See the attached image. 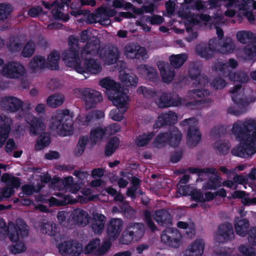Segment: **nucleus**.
I'll return each mask as SVG.
<instances>
[{
    "mask_svg": "<svg viewBox=\"0 0 256 256\" xmlns=\"http://www.w3.org/2000/svg\"><path fill=\"white\" fill-rule=\"evenodd\" d=\"M219 52L222 54H231L236 48V46L232 40L230 38H226L224 40H220Z\"/></svg>",
    "mask_w": 256,
    "mask_h": 256,
    "instance_id": "33",
    "label": "nucleus"
},
{
    "mask_svg": "<svg viewBox=\"0 0 256 256\" xmlns=\"http://www.w3.org/2000/svg\"><path fill=\"white\" fill-rule=\"evenodd\" d=\"M184 125H190L188 130L187 144L190 147L196 146L201 139V134L196 126L197 120L196 118H192L186 119L183 121Z\"/></svg>",
    "mask_w": 256,
    "mask_h": 256,
    "instance_id": "9",
    "label": "nucleus"
},
{
    "mask_svg": "<svg viewBox=\"0 0 256 256\" xmlns=\"http://www.w3.org/2000/svg\"><path fill=\"white\" fill-rule=\"evenodd\" d=\"M12 120L0 113V148L4 144L12 126Z\"/></svg>",
    "mask_w": 256,
    "mask_h": 256,
    "instance_id": "23",
    "label": "nucleus"
},
{
    "mask_svg": "<svg viewBox=\"0 0 256 256\" xmlns=\"http://www.w3.org/2000/svg\"><path fill=\"white\" fill-rule=\"evenodd\" d=\"M73 125L72 118L70 116V110H57L52 116L49 127L60 136H65L70 130Z\"/></svg>",
    "mask_w": 256,
    "mask_h": 256,
    "instance_id": "3",
    "label": "nucleus"
},
{
    "mask_svg": "<svg viewBox=\"0 0 256 256\" xmlns=\"http://www.w3.org/2000/svg\"><path fill=\"white\" fill-rule=\"evenodd\" d=\"M196 99H190L186 96V98H180L181 101L180 104L184 105L188 108L190 109H196L202 107V102L195 100Z\"/></svg>",
    "mask_w": 256,
    "mask_h": 256,
    "instance_id": "54",
    "label": "nucleus"
},
{
    "mask_svg": "<svg viewBox=\"0 0 256 256\" xmlns=\"http://www.w3.org/2000/svg\"><path fill=\"white\" fill-rule=\"evenodd\" d=\"M231 132L240 142L231 151L234 156L247 158L256 152V120L237 121L233 124Z\"/></svg>",
    "mask_w": 256,
    "mask_h": 256,
    "instance_id": "1",
    "label": "nucleus"
},
{
    "mask_svg": "<svg viewBox=\"0 0 256 256\" xmlns=\"http://www.w3.org/2000/svg\"><path fill=\"white\" fill-rule=\"evenodd\" d=\"M138 92L148 98H154L159 94V92L154 88L142 86L138 88Z\"/></svg>",
    "mask_w": 256,
    "mask_h": 256,
    "instance_id": "53",
    "label": "nucleus"
},
{
    "mask_svg": "<svg viewBox=\"0 0 256 256\" xmlns=\"http://www.w3.org/2000/svg\"><path fill=\"white\" fill-rule=\"evenodd\" d=\"M228 77L231 80L241 83H246L250 80L248 74L242 70L237 72H230Z\"/></svg>",
    "mask_w": 256,
    "mask_h": 256,
    "instance_id": "37",
    "label": "nucleus"
},
{
    "mask_svg": "<svg viewBox=\"0 0 256 256\" xmlns=\"http://www.w3.org/2000/svg\"><path fill=\"white\" fill-rule=\"evenodd\" d=\"M13 11L12 6L8 3L0 4V21L7 20Z\"/></svg>",
    "mask_w": 256,
    "mask_h": 256,
    "instance_id": "44",
    "label": "nucleus"
},
{
    "mask_svg": "<svg viewBox=\"0 0 256 256\" xmlns=\"http://www.w3.org/2000/svg\"><path fill=\"white\" fill-rule=\"evenodd\" d=\"M120 78L122 82H124L126 86H135L138 82V78L133 74H128L125 72L121 73L120 75Z\"/></svg>",
    "mask_w": 256,
    "mask_h": 256,
    "instance_id": "45",
    "label": "nucleus"
},
{
    "mask_svg": "<svg viewBox=\"0 0 256 256\" xmlns=\"http://www.w3.org/2000/svg\"><path fill=\"white\" fill-rule=\"evenodd\" d=\"M138 68L146 75V78L150 80L154 81L158 78L156 70L153 68H148L146 65L142 64L138 66Z\"/></svg>",
    "mask_w": 256,
    "mask_h": 256,
    "instance_id": "43",
    "label": "nucleus"
},
{
    "mask_svg": "<svg viewBox=\"0 0 256 256\" xmlns=\"http://www.w3.org/2000/svg\"><path fill=\"white\" fill-rule=\"evenodd\" d=\"M234 238L232 226L226 222L220 224L215 234V240L219 243L231 240Z\"/></svg>",
    "mask_w": 256,
    "mask_h": 256,
    "instance_id": "17",
    "label": "nucleus"
},
{
    "mask_svg": "<svg viewBox=\"0 0 256 256\" xmlns=\"http://www.w3.org/2000/svg\"><path fill=\"white\" fill-rule=\"evenodd\" d=\"M58 252L62 256H78L82 247L74 240L64 241L58 246Z\"/></svg>",
    "mask_w": 256,
    "mask_h": 256,
    "instance_id": "18",
    "label": "nucleus"
},
{
    "mask_svg": "<svg viewBox=\"0 0 256 256\" xmlns=\"http://www.w3.org/2000/svg\"><path fill=\"white\" fill-rule=\"evenodd\" d=\"M236 38L240 42L246 44L254 38V34L250 32L240 31L237 32Z\"/></svg>",
    "mask_w": 256,
    "mask_h": 256,
    "instance_id": "59",
    "label": "nucleus"
},
{
    "mask_svg": "<svg viewBox=\"0 0 256 256\" xmlns=\"http://www.w3.org/2000/svg\"><path fill=\"white\" fill-rule=\"evenodd\" d=\"M100 240L99 238L91 240L84 248L85 253L92 254L95 256H102L105 254L111 247V242L106 240L100 246Z\"/></svg>",
    "mask_w": 256,
    "mask_h": 256,
    "instance_id": "8",
    "label": "nucleus"
},
{
    "mask_svg": "<svg viewBox=\"0 0 256 256\" xmlns=\"http://www.w3.org/2000/svg\"><path fill=\"white\" fill-rule=\"evenodd\" d=\"M46 63L44 57L41 56H36L29 62L28 66L30 70L36 73L44 68Z\"/></svg>",
    "mask_w": 256,
    "mask_h": 256,
    "instance_id": "32",
    "label": "nucleus"
},
{
    "mask_svg": "<svg viewBox=\"0 0 256 256\" xmlns=\"http://www.w3.org/2000/svg\"><path fill=\"white\" fill-rule=\"evenodd\" d=\"M188 56L185 54L172 55L169 59L172 66L175 68L181 67L187 60Z\"/></svg>",
    "mask_w": 256,
    "mask_h": 256,
    "instance_id": "40",
    "label": "nucleus"
},
{
    "mask_svg": "<svg viewBox=\"0 0 256 256\" xmlns=\"http://www.w3.org/2000/svg\"><path fill=\"white\" fill-rule=\"evenodd\" d=\"M246 58L252 60L256 56V40L246 46L244 48Z\"/></svg>",
    "mask_w": 256,
    "mask_h": 256,
    "instance_id": "46",
    "label": "nucleus"
},
{
    "mask_svg": "<svg viewBox=\"0 0 256 256\" xmlns=\"http://www.w3.org/2000/svg\"><path fill=\"white\" fill-rule=\"evenodd\" d=\"M157 66L163 81L164 82H171L174 78L175 74L168 64L159 61L157 62Z\"/></svg>",
    "mask_w": 256,
    "mask_h": 256,
    "instance_id": "28",
    "label": "nucleus"
},
{
    "mask_svg": "<svg viewBox=\"0 0 256 256\" xmlns=\"http://www.w3.org/2000/svg\"><path fill=\"white\" fill-rule=\"evenodd\" d=\"M157 96L155 102L159 108H164L180 105V97L174 98L170 94L160 92H159Z\"/></svg>",
    "mask_w": 256,
    "mask_h": 256,
    "instance_id": "19",
    "label": "nucleus"
},
{
    "mask_svg": "<svg viewBox=\"0 0 256 256\" xmlns=\"http://www.w3.org/2000/svg\"><path fill=\"white\" fill-rule=\"evenodd\" d=\"M204 244L202 240H196L185 250L186 256H201L204 252Z\"/></svg>",
    "mask_w": 256,
    "mask_h": 256,
    "instance_id": "29",
    "label": "nucleus"
},
{
    "mask_svg": "<svg viewBox=\"0 0 256 256\" xmlns=\"http://www.w3.org/2000/svg\"><path fill=\"white\" fill-rule=\"evenodd\" d=\"M60 59V53L56 51H52L47 58V64L52 70L58 68V62Z\"/></svg>",
    "mask_w": 256,
    "mask_h": 256,
    "instance_id": "42",
    "label": "nucleus"
},
{
    "mask_svg": "<svg viewBox=\"0 0 256 256\" xmlns=\"http://www.w3.org/2000/svg\"><path fill=\"white\" fill-rule=\"evenodd\" d=\"M178 116L175 112L169 111L168 112L162 113L158 117L154 125V128H160L164 126H170L177 122Z\"/></svg>",
    "mask_w": 256,
    "mask_h": 256,
    "instance_id": "24",
    "label": "nucleus"
},
{
    "mask_svg": "<svg viewBox=\"0 0 256 256\" xmlns=\"http://www.w3.org/2000/svg\"><path fill=\"white\" fill-rule=\"evenodd\" d=\"M120 54V51L118 48L114 46H110L106 49H101L98 52L100 58L108 65L115 63Z\"/></svg>",
    "mask_w": 256,
    "mask_h": 256,
    "instance_id": "21",
    "label": "nucleus"
},
{
    "mask_svg": "<svg viewBox=\"0 0 256 256\" xmlns=\"http://www.w3.org/2000/svg\"><path fill=\"white\" fill-rule=\"evenodd\" d=\"M50 143V136L48 133H41L35 145L36 150H41Z\"/></svg>",
    "mask_w": 256,
    "mask_h": 256,
    "instance_id": "47",
    "label": "nucleus"
},
{
    "mask_svg": "<svg viewBox=\"0 0 256 256\" xmlns=\"http://www.w3.org/2000/svg\"><path fill=\"white\" fill-rule=\"evenodd\" d=\"M181 234L176 229L168 228L163 231L161 235V241L168 246L177 248L181 244Z\"/></svg>",
    "mask_w": 256,
    "mask_h": 256,
    "instance_id": "15",
    "label": "nucleus"
},
{
    "mask_svg": "<svg viewBox=\"0 0 256 256\" xmlns=\"http://www.w3.org/2000/svg\"><path fill=\"white\" fill-rule=\"evenodd\" d=\"M152 216L156 222L161 226L167 224L171 222V216L166 210H156Z\"/></svg>",
    "mask_w": 256,
    "mask_h": 256,
    "instance_id": "31",
    "label": "nucleus"
},
{
    "mask_svg": "<svg viewBox=\"0 0 256 256\" xmlns=\"http://www.w3.org/2000/svg\"><path fill=\"white\" fill-rule=\"evenodd\" d=\"M82 94L85 100L86 109H90L95 107L96 104L102 101L101 94L95 90L86 88L82 92Z\"/></svg>",
    "mask_w": 256,
    "mask_h": 256,
    "instance_id": "22",
    "label": "nucleus"
},
{
    "mask_svg": "<svg viewBox=\"0 0 256 256\" xmlns=\"http://www.w3.org/2000/svg\"><path fill=\"white\" fill-rule=\"evenodd\" d=\"M71 215L74 222L80 226L84 227L89 223L90 216L85 210L80 208L76 209Z\"/></svg>",
    "mask_w": 256,
    "mask_h": 256,
    "instance_id": "27",
    "label": "nucleus"
},
{
    "mask_svg": "<svg viewBox=\"0 0 256 256\" xmlns=\"http://www.w3.org/2000/svg\"><path fill=\"white\" fill-rule=\"evenodd\" d=\"M238 250L245 256H256V249L248 245L241 244L238 246Z\"/></svg>",
    "mask_w": 256,
    "mask_h": 256,
    "instance_id": "62",
    "label": "nucleus"
},
{
    "mask_svg": "<svg viewBox=\"0 0 256 256\" xmlns=\"http://www.w3.org/2000/svg\"><path fill=\"white\" fill-rule=\"evenodd\" d=\"M1 74L10 78H18L26 72L24 67L20 62H10L4 65Z\"/></svg>",
    "mask_w": 256,
    "mask_h": 256,
    "instance_id": "11",
    "label": "nucleus"
},
{
    "mask_svg": "<svg viewBox=\"0 0 256 256\" xmlns=\"http://www.w3.org/2000/svg\"><path fill=\"white\" fill-rule=\"evenodd\" d=\"M123 222L122 219L116 218L110 220L107 226L106 232L110 238L116 239L119 236Z\"/></svg>",
    "mask_w": 256,
    "mask_h": 256,
    "instance_id": "25",
    "label": "nucleus"
},
{
    "mask_svg": "<svg viewBox=\"0 0 256 256\" xmlns=\"http://www.w3.org/2000/svg\"><path fill=\"white\" fill-rule=\"evenodd\" d=\"M108 98L118 110L124 112L128 109V96L122 92V89L108 92Z\"/></svg>",
    "mask_w": 256,
    "mask_h": 256,
    "instance_id": "13",
    "label": "nucleus"
},
{
    "mask_svg": "<svg viewBox=\"0 0 256 256\" xmlns=\"http://www.w3.org/2000/svg\"><path fill=\"white\" fill-rule=\"evenodd\" d=\"M196 52L200 57L206 59H209L214 56L208 46L204 43H200L196 46Z\"/></svg>",
    "mask_w": 256,
    "mask_h": 256,
    "instance_id": "39",
    "label": "nucleus"
},
{
    "mask_svg": "<svg viewBox=\"0 0 256 256\" xmlns=\"http://www.w3.org/2000/svg\"><path fill=\"white\" fill-rule=\"evenodd\" d=\"M1 180L6 182L7 185L3 188L2 192L5 199L10 197L14 194V188H18L20 186V180L8 173L4 174L0 178Z\"/></svg>",
    "mask_w": 256,
    "mask_h": 256,
    "instance_id": "16",
    "label": "nucleus"
},
{
    "mask_svg": "<svg viewBox=\"0 0 256 256\" xmlns=\"http://www.w3.org/2000/svg\"><path fill=\"white\" fill-rule=\"evenodd\" d=\"M8 238L12 242H16L20 239V236L16 227L14 223L8 224V231L6 232Z\"/></svg>",
    "mask_w": 256,
    "mask_h": 256,
    "instance_id": "50",
    "label": "nucleus"
},
{
    "mask_svg": "<svg viewBox=\"0 0 256 256\" xmlns=\"http://www.w3.org/2000/svg\"><path fill=\"white\" fill-rule=\"evenodd\" d=\"M193 84L199 86L200 88L194 89L189 90L187 93V96L190 99H196L204 98L209 96L210 92L206 89L202 88L208 84V79L206 76L202 74L198 77V78L193 80Z\"/></svg>",
    "mask_w": 256,
    "mask_h": 256,
    "instance_id": "10",
    "label": "nucleus"
},
{
    "mask_svg": "<svg viewBox=\"0 0 256 256\" xmlns=\"http://www.w3.org/2000/svg\"><path fill=\"white\" fill-rule=\"evenodd\" d=\"M234 226L236 233L241 236H244L248 232L250 224L247 219L236 217L234 221Z\"/></svg>",
    "mask_w": 256,
    "mask_h": 256,
    "instance_id": "30",
    "label": "nucleus"
},
{
    "mask_svg": "<svg viewBox=\"0 0 256 256\" xmlns=\"http://www.w3.org/2000/svg\"><path fill=\"white\" fill-rule=\"evenodd\" d=\"M100 41L96 36L90 37L86 44L84 46L80 51V56L82 59L89 58L98 54L100 49Z\"/></svg>",
    "mask_w": 256,
    "mask_h": 256,
    "instance_id": "12",
    "label": "nucleus"
},
{
    "mask_svg": "<svg viewBox=\"0 0 256 256\" xmlns=\"http://www.w3.org/2000/svg\"><path fill=\"white\" fill-rule=\"evenodd\" d=\"M234 196L236 198H240L242 202L244 205L256 204V198H250L249 195L244 192L236 191Z\"/></svg>",
    "mask_w": 256,
    "mask_h": 256,
    "instance_id": "48",
    "label": "nucleus"
},
{
    "mask_svg": "<svg viewBox=\"0 0 256 256\" xmlns=\"http://www.w3.org/2000/svg\"><path fill=\"white\" fill-rule=\"evenodd\" d=\"M105 134V130L100 128H96L91 130L90 139L92 142L96 144L98 140H100Z\"/></svg>",
    "mask_w": 256,
    "mask_h": 256,
    "instance_id": "60",
    "label": "nucleus"
},
{
    "mask_svg": "<svg viewBox=\"0 0 256 256\" xmlns=\"http://www.w3.org/2000/svg\"><path fill=\"white\" fill-rule=\"evenodd\" d=\"M106 221V216L99 213H94L91 219L90 226L92 231L100 234L104 230Z\"/></svg>",
    "mask_w": 256,
    "mask_h": 256,
    "instance_id": "26",
    "label": "nucleus"
},
{
    "mask_svg": "<svg viewBox=\"0 0 256 256\" xmlns=\"http://www.w3.org/2000/svg\"><path fill=\"white\" fill-rule=\"evenodd\" d=\"M84 65L86 70L91 74H96L102 70V66L97 60L92 58L84 59Z\"/></svg>",
    "mask_w": 256,
    "mask_h": 256,
    "instance_id": "34",
    "label": "nucleus"
},
{
    "mask_svg": "<svg viewBox=\"0 0 256 256\" xmlns=\"http://www.w3.org/2000/svg\"><path fill=\"white\" fill-rule=\"evenodd\" d=\"M69 48L62 54V58L68 67L73 68L78 72L82 74H88L85 68L80 66V61L79 38L71 35L68 38Z\"/></svg>",
    "mask_w": 256,
    "mask_h": 256,
    "instance_id": "2",
    "label": "nucleus"
},
{
    "mask_svg": "<svg viewBox=\"0 0 256 256\" xmlns=\"http://www.w3.org/2000/svg\"><path fill=\"white\" fill-rule=\"evenodd\" d=\"M214 147L218 154L225 155L229 152L230 146L226 142L217 141L214 144Z\"/></svg>",
    "mask_w": 256,
    "mask_h": 256,
    "instance_id": "55",
    "label": "nucleus"
},
{
    "mask_svg": "<svg viewBox=\"0 0 256 256\" xmlns=\"http://www.w3.org/2000/svg\"><path fill=\"white\" fill-rule=\"evenodd\" d=\"M145 226L142 222H130L126 226L120 238V242L122 244H128L132 240H139L144 236Z\"/></svg>",
    "mask_w": 256,
    "mask_h": 256,
    "instance_id": "5",
    "label": "nucleus"
},
{
    "mask_svg": "<svg viewBox=\"0 0 256 256\" xmlns=\"http://www.w3.org/2000/svg\"><path fill=\"white\" fill-rule=\"evenodd\" d=\"M124 55L132 60H144L147 58V54L144 48L140 46L136 43L126 44L124 48Z\"/></svg>",
    "mask_w": 256,
    "mask_h": 256,
    "instance_id": "14",
    "label": "nucleus"
},
{
    "mask_svg": "<svg viewBox=\"0 0 256 256\" xmlns=\"http://www.w3.org/2000/svg\"><path fill=\"white\" fill-rule=\"evenodd\" d=\"M120 212L127 218H135V210L126 202H124L120 206Z\"/></svg>",
    "mask_w": 256,
    "mask_h": 256,
    "instance_id": "57",
    "label": "nucleus"
},
{
    "mask_svg": "<svg viewBox=\"0 0 256 256\" xmlns=\"http://www.w3.org/2000/svg\"><path fill=\"white\" fill-rule=\"evenodd\" d=\"M241 88V84H236L230 90V92L232 94V99L233 101L237 104L238 107L242 106L240 110L233 108H230L228 109V113L236 116H238L244 113L246 111L245 107L255 100L254 98L248 100L244 96L243 90H242Z\"/></svg>",
    "mask_w": 256,
    "mask_h": 256,
    "instance_id": "6",
    "label": "nucleus"
},
{
    "mask_svg": "<svg viewBox=\"0 0 256 256\" xmlns=\"http://www.w3.org/2000/svg\"><path fill=\"white\" fill-rule=\"evenodd\" d=\"M64 100L63 94H55L48 96L46 100L47 104L52 108H56L61 106Z\"/></svg>",
    "mask_w": 256,
    "mask_h": 256,
    "instance_id": "41",
    "label": "nucleus"
},
{
    "mask_svg": "<svg viewBox=\"0 0 256 256\" xmlns=\"http://www.w3.org/2000/svg\"><path fill=\"white\" fill-rule=\"evenodd\" d=\"M119 144V139L117 137H114L111 138L106 147L105 154L106 156L112 155L118 148Z\"/></svg>",
    "mask_w": 256,
    "mask_h": 256,
    "instance_id": "52",
    "label": "nucleus"
},
{
    "mask_svg": "<svg viewBox=\"0 0 256 256\" xmlns=\"http://www.w3.org/2000/svg\"><path fill=\"white\" fill-rule=\"evenodd\" d=\"M200 18L202 20L210 22V24H213L214 27H215V24H216V26L219 24L220 22L222 21L224 17L222 16H219L218 14L214 16H210L206 14H202L200 15Z\"/></svg>",
    "mask_w": 256,
    "mask_h": 256,
    "instance_id": "58",
    "label": "nucleus"
},
{
    "mask_svg": "<svg viewBox=\"0 0 256 256\" xmlns=\"http://www.w3.org/2000/svg\"><path fill=\"white\" fill-rule=\"evenodd\" d=\"M154 135L153 132H150L148 134H144L139 136L136 140V143L138 146H144L148 144Z\"/></svg>",
    "mask_w": 256,
    "mask_h": 256,
    "instance_id": "61",
    "label": "nucleus"
},
{
    "mask_svg": "<svg viewBox=\"0 0 256 256\" xmlns=\"http://www.w3.org/2000/svg\"><path fill=\"white\" fill-rule=\"evenodd\" d=\"M36 49V44L32 40H28L23 48L21 55L24 58H30L33 55Z\"/></svg>",
    "mask_w": 256,
    "mask_h": 256,
    "instance_id": "51",
    "label": "nucleus"
},
{
    "mask_svg": "<svg viewBox=\"0 0 256 256\" xmlns=\"http://www.w3.org/2000/svg\"><path fill=\"white\" fill-rule=\"evenodd\" d=\"M188 74L192 80L197 79L199 75L202 74L199 67L194 64L190 66Z\"/></svg>",
    "mask_w": 256,
    "mask_h": 256,
    "instance_id": "64",
    "label": "nucleus"
},
{
    "mask_svg": "<svg viewBox=\"0 0 256 256\" xmlns=\"http://www.w3.org/2000/svg\"><path fill=\"white\" fill-rule=\"evenodd\" d=\"M169 144L173 147L178 146L182 140V132L176 128H172L168 130Z\"/></svg>",
    "mask_w": 256,
    "mask_h": 256,
    "instance_id": "35",
    "label": "nucleus"
},
{
    "mask_svg": "<svg viewBox=\"0 0 256 256\" xmlns=\"http://www.w3.org/2000/svg\"><path fill=\"white\" fill-rule=\"evenodd\" d=\"M24 102L19 98L14 96H5L0 99V106L4 111L10 112H16L20 110V118H22L24 115L23 106Z\"/></svg>",
    "mask_w": 256,
    "mask_h": 256,
    "instance_id": "7",
    "label": "nucleus"
},
{
    "mask_svg": "<svg viewBox=\"0 0 256 256\" xmlns=\"http://www.w3.org/2000/svg\"><path fill=\"white\" fill-rule=\"evenodd\" d=\"M25 120L30 135L36 136L45 129L46 126L42 121L30 113L26 114Z\"/></svg>",
    "mask_w": 256,
    "mask_h": 256,
    "instance_id": "20",
    "label": "nucleus"
},
{
    "mask_svg": "<svg viewBox=\"0 0 256 256\" xmlns=\"http://www.w3.org/2000/svg\"><path fill=\"white\" fill-rule=\"evenodd\" d=\"M14 225L16 230L20 232L22 237L27 236L28 234V227L24 221L21 218H18L16 220Z\"/></svg>",
    "mask_w": 256,
    "mask_h": 256,
    "instance_id": "56",
    "label": "nucleus"
},
{
    "mask_svg": "<svg viewBox=\"0 0 256 256\" xmlns=\"http://www.w3.org/2000/svg\"><path fill=\"white\" fill-rule=\"evenodd\" d=\"M104 112L102 110H93L90 112L86 118V121L90 122L94 120H98L104 117Z\"/></svg>",
    "mask_w": 256,
    "mask_h": 256,
    "instance_id": "63",
    "label": "nucleus"
},
{
    "mask_svg": "<svg viewBox=\"0 0 256 256\" xmlns=\"http://www.w3.org/2000/svg\"><path fill=\"white\" fill-rule=\"evenodd\" d=\"M99 84L102 86L106 88L108 90L107 93L121 89L120 84L116 82L109 77L101 80Z\"/></svg>",
    "mask_w": 256,
    "mask_h": 256,
    "instance_id": "36",
    "label": "nucleus"
},
{
    "mask_svg": "<svg viewBox=\"0 0 256 256\" xmlns=\"http://www.w3.org/2000/svg\"><path fill=\"white\" fill-rule=\"evenodd\" d=\"M154 144L157 148H162L166 144H169L168 131L166 132L160 133L158 135L153 142Z\"/></svg>",
    "mask_w": 256,
    "mask_h": 256,
    "instance_id": "49",
    "label": "nucleus"
},
{
    "mask_svg": "<svg viewBox=\"0 0 256 256\" xmlns=\"http://www.w3.org/2000/svg\"><path fill=\"white\" fill-rule=\"evenodd\" d=\"M40 230L42 234L54 236L56 234L58 228L54 223L44 222L40 224Z\"/></svg>",
    "mask_w": 256,
    "mask_h": 256,
    "instance_id": "38",
    "label": "nucleus"
},
{
    "mask_svg": "<svg viewBox=\"0 0 256 256\" xmlns=\"http://www.w3.org/2000/svg\"><path fill=\"white\" fill-rule=\"evenodd\" d=\"M90 10H72L70 14L74 16L78 15L86 16L88 14V20L90 23L100 22L102 25L108 26L110 24V20L109 18L114 16L116 12L114 10L100 6L98 8L94 13L90 14Z\"/></svg>",
    "mask_w": 256,
    "mask_h": 256,
    "instance_id": "4",
    "label": "nucleus"
}]
</instances>
